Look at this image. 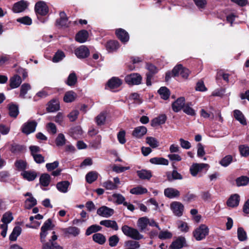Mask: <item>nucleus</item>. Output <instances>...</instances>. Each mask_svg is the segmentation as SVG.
Returning a JSON list of instances; mask_svg holds the SVG:
<instances>
[{"label": "nucleus", "mask_w": 249, "mask_h": 249, "mask_svg": "<svg viewBox=\"0 0 249 249\" xmlns=\"http://www.w3.org/2000/svg\"><path fill=\"white\" fill-rule=\"evenodd\" d=\"M59 102L57 99H53L48 103L47 110L48 112H52L59 109Z\"/></svg>", "instance_id": "nucleus-15"}, {"label": "nucleus", "mask_w": 249, "mask_h": 249, "mask_svg": "<svg viewBox=\"0 0 249 249\" xmlns=\"http://www.w3.org/2000/svg\"><path fill=\"white\" fill-rule=\"evenodd\" d=\"M150 162L152 164H161L167 165L169 163L168 160L163 158H153L150 160Z\"/></svg>", "instance_id": "nucleus-39"}, {"label": "nucleus", "mask_w": 249, "mask_h": 249, "mask_svg": "<svg viewBox=\"0 0 249 249\" xmlns=\"http://www.w3.org/2000/svg\"><path fill=\"white\" fill-rule=\"evenodd\" d=\"M98 178V173L95 171H90L86 176V179L89 183H92Z\"/></svg>", "instance_id": "nucleus-40"}, {"label": "nucleus", "mask_w": 249, "mask_h": 249, "mask_svg": "<svg viewBox=\"0 0 249 249\" xmlns=\"http://www.w3.org/2000/svg\"><path fill=\"white\" fill-rule=\"evenodd\" d=\"M42 243V249H63V247L58 245L56 242L52 241H45Z\"/></svg>", "instance_id": "nucleus-22"}, {"label": "nucleus", "mask_w": 249, "mask_h": 249, "mask_svg": "<svg viewBox=\"0 0 249 249\" xmlns=\"http://www.w3.org/2000/svg\"><path fill=\"white\" fill-rule=\"evenodd\" d=\"M93 240L100 245H103L106 241V237L102 233H96L92 235Z\"/></svg>", "instance_id": "nucleus-32"}, {"label": "nucleus", "mask_w": 249, "mask_h": 249, "mask_svg": "<svg viewBox=\"0 0 249 249\" xmlns=\"http://www.w3.org/2000/svg\"><path fill=\"white\" fill-rule=\"evenodd\" d=\"M185 243V238L183 237H180L172 243L171 247L173 249H179L182 248Z\"/></svg>", "instance_id": "nucleus-25"}, {"label": "nucleus", "mask_w": 249, "mask_h": 249, "mask_svg": "<svg viewBox=\"0 0 249 249\" xmlns=\"http://www.w3.org/2000/svg\"><path fill=\"white\" fill-rule=\"evenodd\" d=\"M146 142L152 148H156L159 146V142L157 140L152 137H147L146 139Z\"/></svg>", "instance_id": "nucleus-52"}, {"label": "nucleus", "mask_w": 249, "mask_h": 249, "mask_svg": "<svg viewBox=\"0 0 249 249\" xmlns=\"http://www.w3.org/2000/svg\"><path fill=\"white\" fill-rule=\"evenodd\" d=\"M248 178L245 176H242L236 179V183L238 186L246 185L248 183Z\"/></svg>", "instance_id": "nucleus-55"}, {"label": "nucleus", "mask_w": 249, "mask_h": 249, "mask_svg": "<svg viewBox=\"0 0 249 249\" xmlns=\"http://www.w3.org/2000/svg\"><path fill=\"white\" fill-rule=\"evenodd\" d=\"M77 96L76 94L73 91H69L65 94L63 98L64 102L70 103L73 102Z\"/></svg>", "instance_id": "nucleus-36"}, {"label": "nucleus", "mask_w": 249, "mask_h": 249, "mask_svg": "<svg viewBox=\"0 0 249 249\" xmlns=\"http://www.w3.org/2000/svg\"><path fill=\"white\" fill-rule=\"evenodd\" d=\"M102 227L97 225H92L89 226L86 230V234L89 235L91 234L101 231Z\"/></svg>", "instance_id": "nucleus-48"}, {"label": "nucleus", "mask_w": 249, "mask_h": 249, "mask_svg": "<svg viewBox=\"0 0 249 249\" xmlns=\"http://www.w3.org/2000/svg\"><path fill=\"white\" fill-rule=\"evenodd\" d=\"M17 21L19 23L27 25H30L32 23V19L28 16L18 18L17 19Z\"/></svg>", "instance_id": "nucleus-57"}, {"label": "nucleus", "mask_w": 249, "mask_h": 249, "mask_svg": "<svg viewBox=\"0 0 249 249\" xmlns=\"http://www.w3.org/2000/svg\"><path fill=\"white\" fill-rule=\"evenodd\" d=\"M119 47V44L117 41L110 40L106 44L107 49L110 52L117 50Z\"/></svg>", "instance_id": "nucleus-33"}, {"label": "nucleus", "mask_w": 249, "mask_h": 249, "mask_svg": "<svg viewBox=\"0 0 249 249\" xmlns=\"http://www.w3.org/2000/svg\"><path fill=\"white\" fill-rule=\"evenodd\" d=\"M9 115L11 117L16 118L19 111L18 107L15 105H11L9 106Z\"/></svg>", "instance_id": "nucleus-49"}, {"label": "nucleus", "mask_w": 249, "mask_h": 249, "mask_svg": "<svg viewBox=\"0 0 249 249\" xmlns=\"http://www.w3.org/2000/svg\"><path fill=\"white\" fill-rule=\"evenodd\" d=\"M65 136L63 134H59L58 136L57 137L55 143L57 146H62L65 143Z\"/></svg>", "instance_id": "nucleus-59"}, {"label": "nucleus", "mask_w": 249, "mask_h": 249, "mask_svg": "<svg viewBox=\"0 0 249 249\" xmlns=\"http://www.w3.org/2000/svg\"><path fill=\"white\" fill-rule=\"evenodd\" d=\"M31 87L30 84L28 83H24L22 84L20 88V91L19 96L22 98H25V95L27 94L28 90L31 89Z\"/></svg>", "instance_id": "nucleus-42"}, {"label": "nucleus", "mask_w": 249, "mask_h": 249, "mask_svg": "<svg viewBox=\"0 0 249 249\" xmlns=\"http://www.w3.org/2000/svg\"><path fill=\"white\" fill-rule=\"evenodd\" d=\"M36 204V199L33 196L27 198L25 201V206L27 209H30Z\"/></svg>", "instance_id": "nucleus-50"}, {"label": "nucleus", "mask_w": 249, "mask_h": 249, "mask_svg": "<svg viewBox=\"0 0 249 249\" xmlns=\"http://www.w3.org/2000/svg\"><path fill=\"white\" fill-rule=\"evenodd\" d=\"M147 132V128L144 126H140L136 127L132 133L133 137L136 138H140L144 135Z\"/></svg>", "instance_id": "nucleus-16"}, {"label": "nucleus", "mask_w": 249, "mask_h": 249, "mask_svg": "<svg viewBox=\"0 0 249 249\" xmlns=\"http://www.w3.org/2000/svg\"><path fill=\"white\" fill-rule=\"evenodd\" d=\"M208 167V165L206 163H194L190 167V171L192 176H196L202 169Z\"/></svg>", "instance_id": "nucleus-14"}, {"label": "nucleus", "mask_w": 249, "mask_h": 249, "mask_svg": "<svg viewBox=\"0 0 249 249\" xmlns=\"http://www.w3.org/2000/svg\"><path fill=\"white\" fill-rule=\"evenodd\" d=\"M167 177L169 181H172L174 179H181L182 178V176L176 170H173L172 173H168Z\"/></svg>", "instance_id": "nucleus-44"}, {"label": "nucleus", "mask_w": 249, "mask_h": 249, "mask_svg": "<svg viewBox=\"0 0 249 249\" xmlns=\"http://www.w3.org/2000/svg\"><path fill=\"white\" fill-rule=\"evenodd\" d=\"M142 77L137 73H133L125 77V81L128 85H139L141 83Z\"/></svg>", "instance_id": "nucleus-3"}, {"label": "nucleus", "mask_w": 249, "mask_h": 249, "mask_svg": "<svg viewBox=\"0 0 249 249\" xmlns=\"http://www.w3.org/2000/svg\"><path fill=\"white\" fill-rule=\"evenodd\" d=\"M100 224L107 228H111L115 231H117L119 229L117 223L115 221L104 220L101 221Z\"/></svg>", "instance_id": "nucleus-23"}, {"label": "nucleus", "mask_w": 249, "mask_h": 249, "mask_svg": "<svg viewBox=\"0 0 249 249\" xmlns=\"http://www.w3.org/2000/svg\"><path fill=\"white\" fill-rule=\"evenodd\" d=\"M15 166L19 170H23L26 168L27 163L22 160H18L15 162Z\"/></svg>", "instance_id": "nucleus-60"}, {"label": "nucleus", "mask_w": 249, "mask_h": 249, "mask_svg": "<svg viewBox=\"0 0 249 249\" xmlns=\"http://www.w3.org/2000/svg\"><path fill=\"white\" fill-rule=\"evenodd\" d=\"M29 5V3L23 0H21L15 3L12 8L14 13H20L26 9Z\"/></svg>", "instance_id": "nucleus-8"}, {"label": "nucleus", "mask_w": 249, "mask_h": 249, "mask_svg": "<svg viewBox=\"0 0 249 249\" xmlns=\"http://www.w3.org/2000/svg\"><path fill=\"white\" fill-rule=\"evenodd\" d=\"M146 68L148 70L149 72L146 74V85L150 86L151 85V80L153 75L158 72V69L154 65L147 63Z\"/></svg>", "instance_id": "nucleus-9"}, {"label": "nucleus", "mask_w": 249, "mask_h": 249, "mask_svg": "<svg viewBox=\"0 0 249 249\" xmlns=\"http://www.w3.org/2000/svg\"><path fill=\"white\" fill-rule=\"evenodd\" d=\"M119 241V238L117 235H113L108 238L109 245L111 247L117 246Z\"/></svg>", "instance_id": "nucleus-54"}, {"label": "nucleus", "mask_w": 249, "mask_h": 249, "mask_svg": "<svg viewBox=\"0 0 249 249\" xmlns=\"http://www.w3.org/2000/svg\"><path fill=\"white\" fill-rule=\"evenodd\" d=\"M51 181V177L48 174H43L41 175L39 181L40 183L44 187H47L49 185Z\"/></svg>", "instance_id": "nucleus-38"}, {"label": "nucleus", "mask_w": 249, "mask_h": 249, "mask_svg": "<svg viewBox=\"0 0 249 249\" xmlns=\"http://www.w3.org/2000/svg\"><path fill=\"white\" fill-rule=\"evenodd\" d=\"M65 57L64 53L62 51L57 52L53 58V62H58Z\"/></svg>", "instance_id": "nucleus-58"}, {"label": "nucleus", "mask_w": 249, "mask_h": 249, "mask_svg": "<svg viewBox=\"0 0 249 249\" xmlns=\"http://www.w3.org/2000/svg\"><path fill=\"white\" fill-rule=\"evenodd\" d=\"M148 222L149 218L147 217H142L138 219L137 225L141 231H143L146 229Z\"/></svg>", "instance_id": "nucleus-31"}, {"label": "nucleus", "mask_w": 249, "mask_h": 249, "mask_svg": "<svg viewBox=\"0 0 249 249\" xmlns=\"http://www.w3.org/2000/svg\"><path fill=\"white\" fill-rule=\"evenodd\" d=\"M24 178L28 181L34 180L37 177V173L35 171H25L22 173Z\"/></svg>", "instance_id": "nucleus-27"}, {"label": "nucleus", "mask_w": 249, "mask_h": 249, "mask_svg": "<svg viewBox=\"0 0 249 249\" xmlns=\"http://www.w3.org/2000/svg\"><path fill=\"white\" fill-rule=\"evenodd\" d=\"M69 185L70 182L68 181H62L57 183L56 188L60 192L65 193L67 192Z\"/></svg>", "instance_id": "nucleus-29"}, {"label": "nucleus", "mask_w": 249, "mask_h": 249, "mask_svg": "<svg viewBox=\"0 0 249 249\" xmlns=\"http://www.w3.org/2000/svg\"><path fill=\"white\" fill-rule=\"evenodd\" d=\"M10 86L11 89L18 87L22 83L21 77L18 75H15L10 79Z\"/></svg>", "instance_id": "nucleus-20"}, {"label": "nucleus", "mask_w": 249, "mask_h": 249, "mask_svg": "<svg viewBox=\"0 0 249 249\" xmlns=\"http://www.w3.org/2000/svg\"><path fill=\"white\" fill-rule=\"evenodd\" d=\"M167 117L165 114H161L158 117L154 119L151 122V125L155 126L158 125L163 124L166 121Z\"/></svg>", "instance_id": "nucleus-26"}, {"label": "nucleus", "mask_w": 249, "mask_h": 249, "mask_svg": "<svg viewBox=\"0 0 249 249\" xmlns=\"http://www.w3.org/2000/svg\"><path fill=\"white\" fill-rule=\"evenodd\" d=\"M75 54L79 58H85L89 55V50L86 46L82 45L75 50Z\"/></svg>", "instance_id": "nucleus-7"}, {"label": "nucleus", "mask_w": 249, "mask_h": 249, "mask_svg": "<svg viewBox=\"0 0 249 249\" xmlns=\"http://www.w3.org/2000/svg\"><path fill=\"white\" fill-rule=\"evenodd\" d=\"M36 125L37 123L36 121H28L23 124L22 132L26 135H28L35 132Z\"/></svg>", "instance_id": "nucleus-5"}, {"label": "nucleus", "mask_w": 249, "mask_h": 249, "mask_svg": "<svg viewBox=\"0 0 249 249\" xmlns=\"http://www.w3.org/2000/svg\"><path fill=\"white\" fill-rule=\"evenodd\" d=\"M185 100L184 97H181L177 99L172 103V107L174 111L178 112L183 108L185 105Z\"/></svg>", "instance_id": "nucleus-12"}, {"label": "nucleus", "mask_w": 249, "mask_h": 249, "mask_svg": "<svg viewBox=\"0 0 249 249\" xmlns=\"http://www.w3.org/2000/svg\"><path fill=\"white\" fill-rule=\"evenodd\" d=\"M77 82V78L74 72L71 73L69 75L66 83L69 86H74Z\"/></svg>", "instance_id": "nucleus-41"}, {"label": "nucleus", "mask_w": 249, "mask_h": 249, "mask_svg": "<svg viewBox=\"0 0 249 249\" xmlns=\"http://www.w3.org/2000/svg\"><path fill=\"white\" fill-rule=\"evenodd\" d=\"M138 177L142 179H149L152 177L151 171L141 170L137 172Z\"/></svg>", "instance_id": "nucleus-35"}, {"label": "nucleus", "mask_w": 249, "mask_h": 249, "mask_svg": "<svg viewBox=\"0 0 249 249\" xmlns=\"http://www.w3.org/2000/svg\"><path fill=\"white\" fill-rule=\"evenodd\" d=\"M24 150L25 147L23 145L16 143L11 144L10 147V151L14 154L19 153L23 152Z\"/></svg>", "instance_id": "nucleus-30"}, {"label": "nucleus", "mask_w": 249, "mask_h": 249, "mask_svg": "<svg viewBox=\"0 0 249 249\" xmlns=\"http://www.w3.org/2000/svg\"><path fill=\"white\" fill-rule=\"evenodd\" d=\"M122 231L125 235L134 240H139L143 238V236L140 233L138 230L127 225L122 226Z\"/></svg>", "instance_id": "nucleus-1"}, {"label": "nucleus", "mask_w": 249, "mask_h": 249, "mask_svg": "<svg viewBox=\"0 0 249 249\" xmlns=\"http://www.w3.org/2000/svg\"><path fill=\"white\" fill-rule=\"evenodd\" d=\"M170 208L175 215L178 217L182 215L184 207L183 205L180 202H173L170 204Z\"/></svg>", "instance_id": "nucleus-4"}, {"label": "nucleus", "mask_w": 249, "mask_h": 249, "mask_svg": "<svg viewBox=\"0 0 249 249\" xmlns=\"http://www.w3.org/2000/svg\"><path fill=\"white\" fill-rule=\"evenodd\" d=\"M164 193L165 196L170 198L179 196L180 195L179 192L173 188H168L164 190Z\"/></svg>", "instance_id": "nucleus-18"}, {"label": "nucleus", "mask_w": 249, "mask_h": 249, "mask_svg": "<svg viewBox=\"0 0 249 249\" xmlns=\"http://www.w3.org/2000/svg\"><path fill=\"white\" fill-rule=\"evenodd\" d=\"M233 115L236 120L238 121L243 125L247 124L246 120L244 115L239 110H235L233 112Z\"/></svg>", "instance_id": "nucleus-34"}, {"label": "nucleus", "mask_w": 249, "mask_h": 249, "mask_svg": "<svg viewBox=\"0 0 249 249\" xmlns=\"http://www.w3.org/2000/svg\"><path fill=\"white\" fill-rule=\"evenodd\" d=\"M116 34L118 38L123 42H126L128 41L129 36L127 32L124 30L119 29L116 30Z\"/></svg>", "instance_id": "nucleus-17"}, {"label": "nucleus", "mask_w": 249, "mask_h": 249, "mask_svg": "<svg viewBox=\"0 0 249 249\" xmlns=\"http://www.w3.org/2000/svg\"><path fill=\"white\" fill-rule=\"evenodd\" d=\"M21 232V228L19 226L15 227L9 236V240L12 241H16L17 237L20 234Z\"/></svg>", "instance_id": "nucleus-37"}, {"label": "nucleus", "mask_w": 249, "mask_h": 249, "mask_svg": "<svg viewBox=\"0 0 249 249\" xmlns=\"http://www.w3.org/2000/svg\"><path fill=\"white\" fill-rule=\"evenodd\" d=\"M89 36V33L87 31L83 30L79 31L75 36V40L80 42H86Z\"/></svg>", "instance_id": "nucleus-19"}, {"label": "nucleus", "mask_w": 249, "mask_h": 249, "mask_svg": "<svg viewBox=\"0 0 249 249\" xmlns=\"http://www.w3.org/2000/svg\"><path fill=\"white\" fill-rule=\"evenodd\" d=\"M103 187L107 190H113L117 189L118 186L110 180H107L103 183Z\"/></svg>", "instance_id": "nucleus-51"}, {"label": "nucleus", "mask_w": 249, "mask_h": 249, "mask_svg": "<svg viewBox=\"0 0 249 249\" xmlns=\"http://www.w3.org/2000/svg\"><path fill=\"white\" fill-rule=\"evenodd\" d=\"M122 82L118 78L113 77L110 79L107 82L108 86L111 89L118 88L120 87Z\"/></svg>", "instance_id": "nucleus-28"}, {"label": "nucleus", "mask_w": 249, "mask_h": 249, "mask_svg": "<svg viewBox=\"0 0 249 249\" xmlns=\"http://www.w3.org/2000/svg\"><path fill=\"white\" fill-rule=\"evenodd\" d=\"M35 10L36 14L41 16H45L48 13V7L45 2L40 1L37 2L35 7Z\"/></svg>", "instance_id": "nucleus-6"}, {"label": "nucleus", "mask_w": 249, "mask_h": 249, "mask_svg": "<svg viewBox=\"0 0 249 249\" xmlns=\"http://www.w3.org/2000/svg\"><path fill=\"white\" fill-rule=\"evenodd\" d=\"M209 233V229L205 225L201 224L193 232L194 236L197 241L204 239Z\"/></svg>", "instance_id": "nucleus-2"}, {"label": "nucleus", "mask_w": 249, "mask_h": 249, "mask_svg": "<svg viewBox=\"0 0 249 249\" xmlns=\"http://www.w3.org/2000/svg\"><path fill=\"white\" fill-rule=\"evenodd\" d=\"M147 192V190L142 186H138L131 189L130 193L135 195H142Z\"/></svg>", "instance_id": "nucleus-46"}, {"label": "nucleus", "mask_w": 249, "mask_h": 249, "mask_svg": "<svg viewBox=\"0 0 249 249\" xmlns=\"http://www.w3.org/2000/svg\"><path fill=\"white\" fill-rule=\"evenodd\" d=\"M112 197L114 199H116V202L119 204H123L125 200V198L121 194H114L112 195Z\"/></svg>", "instance_id": "nucleus-62"}, {"label": "nucleus", "mask_w": 249, "mask_h": 249, "mask_svg": "<svg viewBox=\"0 0 249 249\" xmlns=\"http://www.w3.org/2000/svg\"><path fill=\"white\" fill-rule=\"evenodd\" d=\"M59 165V162L55 161L52 163H48L46 164V167L48 171H51L57 168Z\"/></svg>", "instance_id": "nucleus-61"}, {"label": "nucleus", "mask_w": 249, "mask_h": 249, "mask_svg": "<svg viewBox=\"0 0 249 249\" xmlns=\"http://www.w3.org/2000/svg\"><path fill=\"white\" fill-rule=\"evenodd\" d=\"M192 105L191 103H188L185 104L182 109L183 112L186 114L189 115L195 116L196 115V112L195 110L191 107Z\"/></svg>", "instance_id": "nucleus-45"}, {"label": "nucleus", "mask_w": 249, "mask_h": 249, "mask_svg": "<svg viewBox=\"0 0 249 249\" xmlns=\"http://www.w3.org/2000/svg\"><path fill=\"white\" fill-rule=\"evenodd\" d=\"M102 140V137L101 135H98L95 140H94L91 143V146L94 148H98L101 144Z\"/></svg>", "instance_id": "nucleus-64"}, {"label": "nucleus", "mask_w": 249, "mask_h": 249, "mask_svg": "<svg viewBox=\"0 0 249 249\" xmlns=\"http://www.w3.org/2000/svg\"><path fill=\"white\" fill-rule=\"evenodd\" d=\"M158 93L161 96V98L164 100L168 99L170 95V91L165 87H161L158 90Z\"/></svg>", "instance_id": "nucleus-43"}, {"label": "nucleus", "mask_w": 249, "mask_h": 249, "mask_svg": "<svg viewBox=\"0 0 249 249\" xmlns=\"http://www.w3.org/2000/svg\"><path fill=\"white\" fill-rule=\"evenodd\" d=\"M232 160V156L231 155H227L221 160L220 163L222 166L226 167L231 163Z\"/></svg>", "instance_id": "nucleus-53"}, {"label": "nucleus", "mask_w": 249, "mask_h": 249, "mask_svg": "<svg viewBox=\"0 0 249 249\" xmlns=\"http://www.w3.org/2000/svg\"><path fill=\"white\" fill-rule=\"evenodd\" d=\"M106 118L107 113L105 111H103L95 118V121L97 125H103L105 124Z\"/></svg>", "instance_id": "nucleus-24"}, {"label": "nucleus", "mask_w": 249, "mask_h": 249, "mask_svg": "<svg viewBox=\"0 0 249 249\" xmlns=\"http://www.w3.org/2000/svg\"><path fill=\"white\" fill-rule=\"evenodd\" d=\"M114 210L104 206L99 208L97 211V213L104 217H109L114 214Z\"/></svg>", "instance_id": "nucleus-11"}, {"label": "nucleus", "mask_w": 249, "mask_h": 249, "mask_svg": "<svg viewBox=\"0 0 249 249\" xmlns=\"http://www.w3.org/2000/svg\"><path fill=\"white\" fill-rule=\"evenodd\" d=\"M239 151L242 156L247 157L249 155V147L245 145L239 146Z\"/></svg>", "instance_id": "nucleus-63"}, {"label": "nucleus", "mask_w": 249, "mask_h": 249, "mask_svg": "<svg viewBox=\"0 0 249 249\" xmlns=\"http://www.w3.org/2000/svg\"><path fill=\"white\" fill-rule=\"evenodd\" d=\"M63 232L66 235H71L73 236L78 235L80 233V230L76 227H69L62 230Z\"/></svg>", "instance_id": "nucleus-21"}, {"label": "nucleus", "mask_w": 249, "mask_h": 249, "mask_svg": "<svg viewBox=\"0 0 249 249\" xmlns=\"http://www.w3.org/2000/svg\"><path fill=\"white\" fill-rule=\"evenodd\" d=\"M240 196L237 194L232 195L227 201V205L228 207L234 208L239 205Z\"/></svg>", "instance_id": "nucleus-13"}, {"label": "nucleus", "mask_w": 249, "mask_h": 249, "mask_svg": "<svg viewBox=\"0 0 249 249\" xmlns=\"http://www.w3.org/2000/svg\"><path fill=\"white\" fill-rule=\"evenodd\" d=\"M126 245L128 247L129 249H138L140 248V245L138 242L134 240H129L126 242Z\"/></svg>", "instance_id": "nucleus-56"}, {"label": "nucleus", "mask_w": 249, "mask_h": 249, "mask_svg": "<svg viewBox=\"0 0 249 249\" xmlns=\"http://www.w3.org/2000/svg\"><path fill=\"white\" fill-rule=\"evenodd\" d=\"M237 236L238 239L240 241H244L247 239V233L243 228L239 227L238 228Z\"/></svg>", "instance_id": "nucleus-47"}, {"label": "nucleus", "mask_w": 249, "mask_h": 249, "mask_svg": "<svg viewBox=\"0 0 249 249\" xmlns=\"http://www.w3.org/2000/svg\"><path fill=\"white\" fill-rule=\"evenodd\" d=\"M59 16L60 18L56 20V26L62 27H68L69 26V22L66 13L64 11L61 12L59 13Z\"/></svg>", "instance_id": "nucleus-10"}]
</instances>
